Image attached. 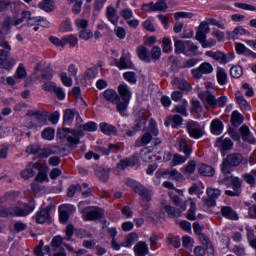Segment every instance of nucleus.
<instances>
[{
    "instance_id": "c756f323",
    "label": "nucleus",
    "mask_w": 256,
    "mask_h": 256,
    "mask_svg": "<svg viewBox=\"0 0 256 256\" xmlns=\"http://www.w3.org/2000/svg\"><path fill=\"white\" fill-rule=\"evenodd\" d=\"M37 171L39 172L34 181H36V183H43L44 181L49 183V178L47 176V166L40 163V169H37Z\"/></svg>"
},
{
    "instance_id": "774afa93",
    "label": "nucleus",
    "mask_w": 256,
    "mask_h": 256,
    "mask_svg": "<svg viewBox=\"0 0 256 256\" xmlns=\"http://www.w3.org/2000/svg\"><path fill=\"white\" fill-rule=\"evenodd\" d=\"M174 47H175V53L177 55H180V53H185L186 51V46L181 40H175Z\"/></svg>"
},
{
    "instance_id": "79ce46f5",
    "label": "nucleus",
    "mask_w": 256,
    "mask_h": 256,
    "mask_svg": "<svg viewBox=\"0 0 256 256\" xmlns=\"http://www.w3.org/2000/svg\"><path fill=\"white\" fill-rule=\"evenodd\" d=\"M189 106V103H187V100L182 101V105H177L172 110V113H179V115H182L183 117H187L189 113H187V107Z\"/></svg>"
},
{
    "instance_id": "6e6552de",
    "label": "nucleus",
    "mask_w": 256,
    "mask_h": 256,
    "mask_svg": "<svg viewBox=\"0 0 256 256\" xmlns=\"http://www.w3.org/2000/svg\"><path fill=\"white\" fill-rule=\"evenodd\" d=\"M188 134L192 139H201L205 135V130L203 126L195 121H190L186 125Z\"/></svg>"
},
{
    "instance_id": "bb28decb",
    "label": "nucleus",
    "mask_w": 256,
    "mask_h": 256,
    "mask_svg": "<svg viewBox=\"0 0 256 256\" xmlns=\"http://www.w3.org/2000/svg\"><path fill=\"white\" fill-rule=\"evenodd\" d=\"M106 17L112 25H117L119 22V16L117 15V10L113 6H108L106 8Z\"/></svg>"
},
{
    "instance_id": "f704fd0d",
    "label": "nucleus",
    "mask_w": 256,
    "mask_h": 256,
    "mask_svg": "<svg viewBox=\"0 0 256 256\" xmlns=\"http://www.w3.org/2000/svg\"><path fill=\"white\" fill-rule=\"evenodd\" d=\"M5 203L8 205L17 203V200L15 199V192H7L0 197V205H5Z\"/></svg>"
},
{
    "instance_id": "473e14b6",
    "label": "nucleus",
    "mask_w": 256,
    "mask_h": 256,
    "mask_svg": "<svg viewBox=\"0 0 256 256\" xmlns=\"http://www.w3.org/2000/svg\"><path fill=\"white\" fill-rule=\"evenodd\" d=\"M210 131L213 135H221L223 133V122L219 119H215L210 124Z\"/></svg>"
},
{
    "instance_id": "e2e57ef3",
    "label": "nucleus",
    "mask_w": 256,
    "mask_h": 256,
    "mask_svg": "<svg viewBox=\"0 0 256 256\" xmlns=\"http://www.w3.org/2000/svg\"><path fill=\"white\" fill-rule=\"evenodd\" d=\"M16 79H25L27 77V70L25 66L20 63L15 74Z\"/></svg>"
},
{
    "instance_id": "9d476101",
    "label": "nucleus",
    "mask_w": 256,
    "mask_h": 256,
    "mask_svg": "<svg viewBox=\"0 0 256 256\" xmlns=\"http://www.w3.org/2000/svg\"><path fill=\"white\" fill-rule=\"evenodd\" d=\"M11 50L0 49V69H6L7 71L13 69V66L17 61L14 58H9V52Z\"/></svg>"
},
{
    "instance_id": "a18cd8bd",
    "label": "nucleus",
    "mask_w": 256,
    "mask_h": 256,
    "mask_svg": "<svg viewBox=\"0 0 256 256\" xmlns=\"http://www.w3.org/2000/svg\"><path fill=\"white\" fill-rule=\"evenodd\" d=\"M216 77L219 85H227V71L225 69L218 67Z\"/></svg>"
},
{
    "instance_id": "f8f14e48",
    "label": "nucleus",
    "mask_w": 256,
    "mask_h": 256,
    "mask_svg": "<svg viewBox=\"0 0 256 256\" xmlns=\"http://www.w3.org/2000/svg\"><path fill=\"white\" fill-rule=\"evenodd\" d=\"M115 65L118 69H131L133 63L131 62V53H129L126 49L122 50V56L120 60H115Z\"/></svg>"
},
{
    "instance_id": "39448f33",
    "label": "nucleus",
    "mask_w": 256,
    "mask_h": 256,
    "mask_svg": "<svg viewBox=\"0 0 256 256\" xmlns=\"http://www.w3.org/2000/svg\"><path fill=\"white\" fill-rule=\"evenodd\" d=\"M200 99L204 103H207L209 107H213V109H217V107H225L227 105V101L229 100L227 96H221L217 99L209 90H206L200 94Z\"/></svg>"
},
{
    "instance_id": "338daca9",
    "label": "nucleus",
    "mask_w": 256,
    "mask_h": 256,
    "mask_svg": "<svg viewBox=\"0 0 256 256\" xmlns=\"http://www.w3.org/2000/svg\"><path fill=\"white\" fill-rule=\"evenodd\" d=\"M31 18V12L30 11H23L21 13V17L20 18H15V27H17V25H21V23H23L24 21H28V19Z\"/></svg>"
},
{
    "instance_id": "49530a36",
    "label": "nucleus",
    "mask_w": 256,
    "mask_h": 256,
    "mask_svg": "<svg viewBox=\"0 0 256 256\" xmlns=\"http://www.w3.org/2000/svg\"><path fill=\"white\" fill-rule=\"evenodd\" d=\"M79 43V38H77V35L70 34L65 37H63V44L64 47L68 44L70 47H75Z\"/></svg>"
},
{
    "instance_id": "72a5a7b5",
    "label": "nucleus",
    "mask_w": 256,
    "mask_h": 256,
    "mask_svg": "<svg viewBox=\"0 0 256 256\" xmlns=\"http://www.w3.org/2000/svg\"><path fill=\"white\" fill-rule=\"evenodd\" d=\"M99 127L104 135H117V128L107 122L100 123Z\"/></svg>"
},
{
    "instance_id": "7c9ffc66",
    "label": "nucleus",
    "mask_w": 256,
    "mask_h": 256,
    "mask_svg": "<svg viewBox=\"0 0 256 256\" xmlns=\"http://www.w3.org/2000/svg\"><path fill=\"white\" fill-rule=\"evenodd\" d=\"M150 141H153V135L150 132H146L142 135L141 139H137L134 143L135 147H145L149 145Z\"/></svg>"
},
{
    "instance_id": "a878e982",
    "label": "nucleus",
    "mask_w": 256,
    "mask_h": 256,
    "mask_svg": "<svg viewBox=\"0 0 256 256\" xmlns=\"http://www.w3.org/2000/svg\"><path fill=\"white\" fill-rule=\"evenodd\" d=\"M239 131H240V134L242 135L243 141H245L246 143H251V144L255 143L256 140L253 137V135H251V130H249L247 125H243L242 127H240Z\"/></svg>"
},
{
    "instance_id": "4c0bfd02",
    "label": "nucleus",
    "mask_w": 256,
    "mask_h": 256,
    "mask_svg": "<svg viewBox=\"0 0 256 256\" xmlns=\"http://www.w3.org/2000/svg\"><path fill=\"white\" fill-rule=\"evenodd\" d=\"M179 151L180 153H184L186 157H189V155L193 153V148L187 144V140L185 138H181L179 141Z\"/></svg>"
},
{
    "instance_id": "6ab92c4d",
    "label": "nucleus",
    "mask_w": 256,
    "mask_h": 256,
    "mask_svg": "<svg viewBox=\"0 0 256 256\" xmlns=\"http://www.w3.org/2000/svg\"><path fill=\"white\" fill-rule=\"evenodd\" d=\"M139 163V159L136 157L131 158H125L119 161L117 164V169H120V171H125L127 167H135Z\"/></svg>"
},
{
    "instance_id": "c03bdc74",
    "label": "nucleus",
    "mask_w": 256,
    "mask_h": 256,
    "mask_svg": "<svg viewBox=\"0 0 256 256\" xmlns=\"http://www.w3.org/2000/svg\"><path fill=\"white\" fill-rule=\"evenodd\" d=\"M185 44L186 50L184 52V55H186V57H191V55H195L197 53L199 47H197L195 43H193L192 41H186Z\"/></svg>"
},
{
    "instance_id": "3c124183",
    "label": "nucleus",
    "mask_w": 256,
    "mask_h": 256,
    "mask_svg": "<svg viewBox=\"0 0 256 256\" xmlns=\"http://www.w3.org/2000/svg\"><path fill=\"white\" fill-rule=\"evenodd\" d=\"M78 37L83 41H89V39H93V31H91L89 28H86L85 30H80L78 31Z\"/></svg>"
},
{
    "instance_id": "b1692460",
    "label": "nucleus",
    "mask_w": 256,
    "mask_h": 256,
    "mask_svg": "<svg viewBox=\"0 0 256 256\" xmlns=\"http://www.w3.org/2000/svg\"><path fill=\"white\" fill-rule=\"evenodd\" d=\"M198 239L210 255H213L215 253V248H213V244L211 243V240L209 239V237H207V235H205V233L200 234L198 236Z\"/></svg>"
},
{
    "instance_id": "864d4df0",
    "label": "nucleus",
    "mask_w": 256,
    "mask_h": 256,
    "mask_svg": "<svg viewBox=\"0 0 256 256\" xmlns=\"http://www.w3.org/2000/svg\"><path fill=\"white\" fill-rule=\"evenodd\" d=\"M26 152L30 153V155H38L41 158V153H43V149H41V146L33 144L27 147Z\"/></svg>"
},
{
    "instance_id": "5701e85b",
    "label": "nucleus",
    "mask_w": 256,
    "mask_h": 256,
    "mask_svg": "<svg viewBox=\"0 0 256 256\" xmlns=\"http://www.w3.org/2000/svg\"><path fill=\"white\" fill-rule=\"evenodd\" d=\"M236 101L241 109V111H251V105L247 100H245V96L240 91L235 94Z\"/></svg>"
},
{
    "instance_id": "0eeeda50",
    "label": "nucleus",
    "mask_w": 256,
    "mask_h": 256,
    "mask_svg": "<svg viewBox=\"0 0 256 256\" xmlns=\"http://www.w3.org/2000/svg\"><path fill=\"white\" fill-rule=\"evenodd\" d=\"M125 183L128 187L134 189L135 193L140 195V197H143V199H146V201H151V192H149L148 189L145 188V186H143L141 183L131 178H127Z\"/></svg>"
},
{
    "instance_id": "f257e3e1",
    "label": "nucleus",
    "mask_w": 256,
    "mask_h": 256,
    "mask_svg": "<svg viewBox=\"0 0 256 256\" xmlns=\"http://www.w3.org/2000/svg\"><path fill=\"white\" fill-rule=\"evenodd\" d=\"M84 131H97V123L90 121L78 127V130L71 128H63L57 131L58 139H66L70 145H79L81 137L85 136Z\"/></svg>"
},
{
    "instance_id": "c9c22d12",
    "label": "nucleus",
    "mask_w": 256,
    "mask_h": 256,
    "mask_svg": "<svg viewBox=\"0 0 256 256\" xmlns=\"http://www.w3.org/2000/svg\"><path fill=\"white\" fill-rule=\"evenodd\" d=\"M189 204L190 208L188 210L187 213V219L189 221H196L197 220V216L195 215L196 211H197V206L195 205V201H193V199H188L187 205Z\"/></svg>"
},
{
    "instance_id": "1a4fd4ad",
    "label": "nucleus",
    "mask_w": 256,
    "mask_h": 256,
    "mask_svg": "<svg viewBox=\"0 0 256 256\" xmlns=\"http://www.w3.org/2000/svg\"><path fill=\"white\" fill-rule=\"evenodd\" d=\"M214 145L215 147H217V149H219L222 157H225V155H227V152L233 149V140H231L230 138H225V136H222L216 139Z\"/></svg>"
},
{
    "instance_id": "de8ad7c7",
    "label": "nucleus",
    "mask_w": 256,
    "mask_h": 256,
    "mask_svg": "<svg viewBox=\"0 0 256 256\" xmlns=\"http://www.w3.org/2000/svg\"><path fill=\"white\" fill-rule=\"evenodd\" d=\"M137 238H138L137 233H130L126 237L125 241H123L121 244H119L120 248L121 247H131L135 243V241H137Z\"/></svg>"
},
{
    "instance_id": "aec40b11",
    "label": "nucleus",
    "mask_w": 256,
    "mask_h": 256,
    "mask_svg": "<svg viewBox=\"0 0 256 256\" xmlns=\"http://www.w3.org/2000/svg\"><path fill=\"white\" fill-rule=\"evenodd\" d=\"M13 25L15 27V17H7L1 25L0 31L4 35H9L11 33V29H13Z\"/></svg>"
},
{
    "instance_id": "412c9836",
    "label": "nucleus",
    "mask_w": 256,
    "mask_h": 256,
    "mask_svg": "<svg viewBox=\"0 0 256 256\" xmlns=\"http://www.w3.org/2000/svg\"><path fill=\"white\" fill-rule=\"evenodd\" d=\"M135 256H147L149 255V246L145 241H139L133 248Z\"/></svg>"
},
{
    "instance_id": "69168bd1",
    "label": "nucleus",
    "mask_w": 256,
    "mask_h": 256,
    "mask_svg": "<svg viewBox=\"0 0 256 256\" xmlns=\"http://www.w3.org/2000/svg\"><path fill=\"white\" fill-rule=\"evenodd\" d=\"M81 191H83V187H81V185H71L68 188L67 195L68 197H74L75 193H80Z\"/></svg>"
},
{
    "instance_id": "4be33fe9",
    "label": "nucleus",
    "mask_w": 256,
    "mask_h": 256,
    "mask_svg": "<svg viewBox=\"0 0 256 256\" xmlns=\"http://www.w3.org/2000/svg\"><path fill=\"white\" fill-rule=\"evenodd\" d=\"M49 211H51V209L49 208H43L40 211H38L35 216L36 223L40 225L43 223H47V221H49L50 219Z\"/></svg>"
},
{
    "instance_id": "2f4dec72",
    "label": "nucleus",
    "mask_w": 256,
    "mask_h": 256,
    "mask_svg": "<svg viewBox=\"0 0 256 256\" xmlns=\"http://www.w3.org/2000/svg\"><path fill=\"white\" fill-rule=\"evenodd\" d=\"M74 119H75V110H72V109L65 110L64 116H63V127L71 126Z\"/></svg>"
},
{
    "instance_id": "f03ea898",
    "label": "nucleus",
    "mask_w": 256,
    "mask_h": 256,
    "mask_svg": "<svg viewBox=\"0 0 256 256\" xmlns=\"http://www.w3.org/2000/svg\"><path fill=\"white\" fill-rule=\"evenodd\" d=\"M33 211H35V200H30L28 203L17 201L9 207L0 205V217H27Z\"/></svg>"
},
{
    "instance_id": "f3484780",
    "label": "nucleus",
    "mask_w": 256,
    "mask_h": 256,
    "mask_svg": "<svg viewBox=\"0 0 256 256\" xmlns=\"http://www.w3.org/2000/svg\"><path fill=\"white\" fill-rule=\"evenodd\" d=\"M94 171H95V175L99 179V181H102L103 183H107V181H109V175H111L110 168L96 166Z\"/></svg>"
},
{
    "instance_id": "09e8293b",
    "label": "nucleus",
    "mask_w": 256,
    "mask_h": 256,
    "mask_svg": "<svg viewBox=\"0 0 256 256\" xmlns=\"http://www.w3.org/2000/svg\"><path fill=\"white\" fill-rule=\"evenodd\" d=\"M167 245H173L175 249H179L181 247V240L179 237L174 236L173 234H169L166 238Z\"/></svg>"
},
{
    "instance_id": "a211bd4d",
    "label": "nucleus",
    "mask_w": 256,
    "mask_h": 256,
    "mask_svg": "<svg viewBox=\"0 0 256 256\" xmlns=\"http://www.w3.org/2000/svg\"><path fill=\"white\" fill-rule=\"evenodd\" d=\"M69 209L75 210V207L70 204H64L59 207V221L60 223H67L69 221Z\"/></svg>"
},
{
    "instance_id": "c85d7f7f",
    "label": "nucleus",
    "mask_w": 256,
    "mask_h": 256,
    "mask_svg": "<svg viewBox=\"0 0 256 256\" xmlns=\"http://www.w3.org/2000/svg\"><path fill=\"white\" fill-rule=\"evenodd\" d=\"M221 213L226 219H231L232 221H237V219H239V216H237V213L231 206H222Z\"/></svg>"
},
{
    "instance_id": "2eb2a0df",
    "label": "nucleus",
    "mask_w": 256,
    "mask_h": 256,
    "mask_svg": "<svg viewBox=\"0 0 256 256\" xmlns=\"http://www.w3.org/2000/svg\"><path fill=\"white\" fill-rule=\"evenodd\" d=\"M35 169H41V162H29L26 168L21 172L22 179H31L36 175Z\"/></svg>"
},
{
    "instance_id": "6e6d98bb",
    "label": "nucleus",
    "mask_w": 256,
    "mask_h": 256,
    "mask_svg": "<svg viewBox=\"0 0 256 256\" xmlns=\"http://www.w3.org/2000/svg\"><path fill=\"white\" fill-rule=\"evenodd\" d=\"M42 79H44V81H51V79H53V68H51L50 65L42 70Z\"/></svg>"
},
{
    "instance_id": "cd10ccee",
    "label": "nucleus",
    "mask_w": 256,
    "mask_h": 256,
    "mask_svg": "<svg viewBox=\"0 0 256 256\" xmlns=\"http://www.w3.org/2000/svg\"><path fill=\"white\" fill-rule=\"evenodd\" d=\"M198 173L204 177H213L215 175V168L209 165L199 164Z\"/></svg>"
},
{
    "instance_id": "dca6fc26",
    "label": "nucleus",
    "mask_w": 256,
    "mask_h": 256,
    "mask_svg": "<svg viewBox=\"0 0 256 256\" xmlns=\"http://www.w3.org/2000/svg\"><path fill=\"white\" fill-rule=\"evenodd\" d=\"M103 97L106 101H109L113 105H116L117 111H119V103H121V96L117 94L114 89H107L103 92Z\"/></svg>"
},
{
    "instance_id": "0e129e2a",
    "label": "nucleus",
    "mask_w": 256,
    "mask_h": 256,
    "mask_svg": "<svg viewBox=\"0 0 256 256\" xmlns=\"http://www.w3.org/2000/svg\"><path fill=\"white\" fill-rule=\"evenodd\" d=\"M230 75L234 79H239L243 75V68L241 66H233L230 69Z\"/></svg>"
},
{
    "instance_id": "052dcab7",
    "label": "nucleus",
    "mask_w": 256,
    "mask_h": 256,
    "mask_svg": "<svg viewBox=\"0 0 256 256\" xmlns=\"http://www.w3.org/2000/svg\"><path fill=\"white\" fill-rule=\"evenodd\" d=\"M175 83L177 85V88L180 89V91H190L191 90V85L185 80L176 79Z\"/></svg>"
},
{
    "instance_id": "20e7f679",
    "label": "nucleus",
    "mask_w": 256,
    "mask_h": 256,
    "mask_svg": "<svg viewBox=\"0 0 256 256\" xmlns=\"http://www.w3.org/2000/svg\"><path fill=\"white\" fill-rule=\"evenodd\" d=\"M118 92L120 97V103L118 104V112L122 117H126L125 111L129 107V101H131V90L127 84H120L118 86Z\"/></svg>"
},
{
    "instance_id": "4d7b16f0",
    "label": "nucleus",
    "mask_w": 256,
    "mask_h": 256,
    "mask_svg": "<svg viewBox=\"0 0 256 256\" xmlns=\"http://www.w3.org/2000/svg\"><path fill=\"white\" fill-rule=\"evenodd\" d=\"M148 131L152 137H157L159 135V129L157 128V122H155V120L150 119Z\"/></svg>"
},
{
    "instance_id": "4468645a",
    "label": "nucleus",
    "mask_w": 256,
    "mask_h": 256,
    "mask_svg": "<svg viewBox=\"0 0 256 256\" xmlns=\"http://www.w3.org/2000/svg\"><path fill=\"white\" fill-rule=\"evenodd\" d=\"M211 28H209V23L202 21L196 29L195 39L196 41H207V34H209Z\"/></svg>"
},
{
    "instance_id": "393cba45",
    "label": "nucleus",
    "mask_w": 256,
    "mask_h": 256,
    "mask_svg": "<svg viewBox=\"0 0 256 256\" xmlns=\"http://www.w3.org/2000/svg\"><path fill=\"white\" fill-rule=\"evenodd\" d=\"M61 154V147L59 146H50L42 149L40 154L41 159H47L50 155H59Z\"/></svg>"
},
{
    "instance_id": "603ef678",
    "label": "nucleus",
    "mask_w": 256,
    "mask_h": 256,
    "mask_svg": "<svg viewBox=\"0 0 256 256\" xmlns=\"http://www.w3.org/2000/svg\"><path fill=\"white\" fill-rule=\"evenodd\" d=\"M42 139L46 141H53L55 139V129L46 128L42 131Z\"/></svg>"
},
{
    "instance_id": "e433bc0d",
    "label": "nucleus",
    "mask_w": 256,
    "mask_h": 256,
    "mask_svg": "<svg viewBox=\"0 0 256 256\" xmlns=\"http://www.w3.org/2000/svg\"><path fill=\"white\" fill-rule=\"evenodd\" d=\"M136 53L141 61H146V63H149V61H151V57L149 55V50L147 49V47L139 46L136 49Z\"/></svg>"
},
{
    "instance_id": "8fccbe9b",
    "label": "nucleus",
    "mask_w": 256,
    "mask_h": 256,
    "mask_svg": "<svg viewBox=\"0 0 256 256\" xmlns=\"http://www.w3.org/2000/svg\"><path fill=\"white\" fill-rule=\"evenodd\" d=\"M229 37L235 39V37H239L241 35H249V31H247L243 26H237L232 32H230Z\"/></svg>"
},
{
    "instance_id": "58836bf2",
    "label": "nucleus",
    "mask_w": 256,
    "mask_h": 256,
    "mask_svg": "<svg viewBox=\"0 0 256 256\" xmlns=\"http://www.w3.org/2000/svg\"><path fill=\"white\" fill-rule=\"evenodd\" d=\"M244 119L245 118L241 113H239V111L237 110L233 111L231 114L232 127H239L243 123Z\"/></svg>"
},
{
    "instance_id": "ddd939ff",
    "label": "nucleus",
    "mask_w": 256,
    "mask_h": 256,
    "mask_svg": "<svg viewBox=\"0 0 256 256\" xmlns=\"http://www.w3.org/2000/svg\"><path fill=\"white\" fill-rule=\"evenodd\" d=\"M213 71V65L209 62H203L197 69L191 71L195 79H201L203 75H209Z\"/></svg>"
},
{
    "instance_id": "13d9d810",
    "label": "nucleus",
    "mask_w": 256,
    "mask_h": 256,
    "mask_svg": "<svg viewBox=\"0 0 256 256\" xmlns=\"http://www.w3.org/2000/svg\"><path fill=\"white\" fill-rule=\"evenodd\" d=\"M39 8L47 13H49V11H53V0H43L39 3Z\"/></svg>"
},
{
    "instance_id": "423d86ee",
    "label": "nucleus",
    "mask_w": 256,
    "mask_h": 256,
    "mask_svg": "<svg viewBox=\"0 0 256 256\" xmlns=\"http://www.w3.org/2000/svg\"><path fill=\"white\" fill-rule=\"evenodd\" d=\"M84 221H97L103 217V209L97 206H88L80 211Z\"/></svg>"
},
{
    "instance_id": "ea45409f",
    "label": "nucleus",
    "mask_w": 256,
    "mask_h": 256,
    "mask_svg": "<svg viewBox=\"0 0 256 256\" xmlns=\"http://www.w3.org/2000/svg\"><path fill=\"white\" fill-rule=\"evenodd\" d=\"M108 233L112 237V240H111L112 249H114V251H119L121 249V245H119V243H117V240L115 239V237H117V228L115 227L108 228Z\"/></svg>"
},
{
    "instance_id": "9b49d317",
    "label": "nucleus",
    "mask_w": 256,
    "mask_h": 256,
    "mask_svg": "<svg viewBox=\"0 0 256 256\" xmlns=\"http://www.w3.org/2000/svg\"><path fill=\"white\" fill-rule=\"evenodd\" d=\"M207 57H212V59H215V61H218L219 63H222L223 65H226V63H229L230 61H233L235 59L234 53H228L225 54L221 51H207L206 52Z\"/></svg>"
},
{
    "instance_id": "bf43d9fd",
    "label": "nucleus",
    "mask_w": 256,
    "mask_h": 256,
    "mask_svg": "<svg viewBox=\"0 0 256 256\" xmlns=\"http://www.w3.org/2000/svg\"><path fill=\"white\" fill-rule=\"evenodd\" d=\"M98 73L99 72L96 67H91L85 71L84 77L85 79H88V81H91V79H95V77H97Z\"/></svg>"
},
{
    "instance_id": "a19ab883",
    "label": "nucleus",
    "mask_w": 256,
    "mask_h": 256,
    "mask_svg": "<svg viewBox=\"0 0 256 256\" xmlns=\"http://www.w3.org/2000/svg\"><path fill=\"white\" fill-rule=\"evenodd\" d=\"M164 210L170 219L181 217V210H179V208L172 207L171 205H165Z\"/></svg>"
},
{
    "instance_id": "37998d69",
    "label": "nucleus",
    "mask_w": 256,
    "mask_h": 256,
    "mask_svg": "<svg viewBox=\"0 0 256 256\" xmlns=\"http://www.w3.org/2000/svg\"><path fill=\"white\" fill-rule=\"evenodd\" d=\"M113 149H116V151H119V146L117 144H109L108 148L105 147H96L95 151L96 153H99L100 155H109Z\"/></svg>"
},
{
    "instance_id": "7ed1b4c3",
    "label": "nucleus",
    "mask_w": 256,
    "mask_h": 256,
    "mask_svg": "<svg viewBox=\"0 0 256 256\" xmlns=\"http://www.w3.org/2000/svg\"><path fill=\"white\" fill-rule=\"evenodd\" d=\"M240 163H243V155L241 153H232L223 159L221 172L223 173L226 181L233 179V167H239Z\"/></svg>"
},
{
    "instance_id": "680f3d73",
    "label": "nucleus",
    "mask_w": 256,
    "mask_h": 256,
    "mask_svg": "<svg viewBox=\"0 0 256 256\" xmlns=\"http://www.w3.org/2000/svg\"><path fill=\"white\" fill-rule=\"evenodd\" d=\"M123 77L126 81H128V83H131L132 85L137 83V73L135 72H125Z\"/></svg>"
},
{
    "instance_id": "5fc2aeb1",
    "label": "nucleus",
    "mask_w": 256,
    "mask_h": 256,
    "mask_svg": "<svg viewBox=\"0 0 256 256\" xmlns=\"http://www.w3.org/2000/svg\"><path fill=\"white\" fill-rule=\"evenodd\" d=\"M75 25H76L78 31H83L85 29H88L89 21L87 19L78 18L75 20Z\"/></svg>"
}]
</instances>
